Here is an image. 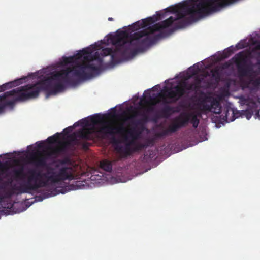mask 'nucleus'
<instances>
[{"mask_svg": "<svg viewBox=\"0 0 260 260\" xmlns=\"http://www.w3.org/2000/svg\"><path fill=\"white\" fill-rule=\"evenodd\" d=\"M142 115L143 116V119L142 120H138L137 121L136 123H135L134 124L135 125H138V124H141V121H147L148 120V116L147 114H145V113H143V114H142Z\"/></svg>", "mask_w": 260, "mask_h": 260, "instance_id": "nucleus-27", "label": "nucleus"}, {"mask_svg": "<svg viewBox=\"0 0 260 260\" xmlns=\"http://www.w3.org/2000/svg\"><path fill=\"white\" fill-rule=\"evenodd\" d=\"M70 147H72L70 145V142H67V140L64 142H58V145L54 148H49V153L47 154L49 155L51 153L54 154H57L61 152H66L69 149Z\"/></svg>", "mask_w": 260, "mask_h": 260, "instance_id": "nucleus-11", "label": "nucleus"}, {"mask_svg": "<svg viewBox=\"0 0 260 260\" xmlns=\"http://www.w3.org/2000/svg\"><path fill=\"white\" fill-rule=\"evenodd\" d=\"M256 116H257V117H259V111H257V113H256Z\"/></svg>", "mask_w": 260, "mask_h": 260, "instance_id": "nucleus-36", "label": "nucleus"}, {"mask_svg": "<svg viewBox=\"0 0 260 260\" xmlns=\"http://www.w3.org/2000/svg\"><path fill=\"white\" fill-rule=\"evenodd\" d=\"M108 20L109 21H113V20H114V19H113V18H112V17H109V18H108Z\"/></svg>", "mask_w": 260, "mask_h": 260, "instance_id": "nucleus-32", "label": "nucleus"}, {"mask_svg": "<svg viewBox=\"0 0 260 260\" xmlns=\"http://www.w3.org/2000/svg\"><path fill=\"white\" fill-rule=\"evenodd\" d=\"M100 167L103 170L108 172L111 171L112 168L111 162L108 160H102L100 163Z\"/></svg>", "mask_w": 260, "mask_h": 260, "instance_id": "nucleus-20", "label": "nucleus"}, {"mask_svg": "<svg viewBox=\"0 0 260 260\" xmlns=\"http://www.w3.org/2000/svg\"><path fill=\"white\" fill-rule=\"evenodd\" d=\"M144 95L145 96V99L143 100L146 103H148L149 102L146 99L147 98H148L149 101L150 102H153L156 101L157 103H158L159 101L157 100L156 98H152L150 95V89H148L147 90H145L144 93Z\"/></svg>", "mask_w": 260, "mask_h": 260, "instance_id": "nucleus-24", "label": "nucleus"}, {"mask_svg": "<svg viewBox=\"0 0 260 260\" xmlns=\"http://www.w3.org/2000/svg\"><path fill=\"white\" fill-rule=\"evenodd\" d=\"M90 123L91 125H95L101 124L102 122L104 120V116L100 114H95L89 117Z\"/></svg>", "mask_w": 260, "mask_h": 260, "instance_id": "nucleus-18", "label": "nucleus"}, {"mask_svg": "<svg viewBox=\"0 0 260 260\" xmlns=\"http://www.w3.org/2000/svg\"><path fill=\"white\" fill-rule=\"evenodd\" d=\"M74 127V125L73 126H69L63 130V133L64 135H70L69 133L72 132Z\"/></svg>", "mask_w": 260, "mask_h": 260, "instance_id": "nucleus-28", "label": "nucleus"}, {"mask_svg": "<svg viewBox=\"0 0 260 260\" xmlns=\"http://www.w3.org/2000/svg\"><path fill=\"white\" fill-rule=\"evenodd\" d=\"M212 74V77L215 80L216 83H218L221 77V72L219 68H215L211 71Z\"/></svg>", "mask_w": 260, "mask_h": 260, "instance_id": "nucleus-22", "label": "nucleus"}, {"mask_svg": "<svg viewBox=\"0 0 260 260\" xmlns=\"http://www.w3.org/2000/svg\"><path fill=\"white\" fill-rule=\"evenodd\" d=\"M145 31H137L129 34L125 31H121L110 37V42L115 46V49L106 48L102 50L101 55L104 56L110 55L111 62L115 64L118 62L116 56L120 54L122 58L130 59L139 52L146 50L151 41L148 37L142 39Z\"/></svg>", "mask_w": 260, "mask_h": 260, "instance_id": "nucleus-2", "label": "nucleus"}, {"mask_svg": "<svg viewBox=\"0 0 260 260\" xmlns=\"http://www.w3.org/2000/svg\"><path fill=\"white\" fill-rule=\"evenodd\" d=\"M247 86L251 91H257L260 86V77L249 79Z\"/></svg>", "mask_w": 260, "mask_h": 260, "instance_id": "nucleus-16", "label": "nucleus"}, {"mask_svg": "<svg viewBox=\"0 0 260 260\" xmlns=\"http://www.w3.org/2000/svg\"><path fill=\"white\" fill-rule=\"evenodd\" d=\"M233 59H234L240 76L246 77L252 74V66L250 62H248L247 56L244 52L242 51L237 53Z\"/></svg>", "mask_w": 260, "mask_h": 260, "instance_id": "nucleus-6", "label": "nucleus"}, {"mask_svg": "<svg viewBox=\"0 0 260 260\" xmlns=\"http://www.w3.org/2000/svg\"><path fill=\"white\" fill-rule=\"evenodd\" d=\"M233 52L234 49L232 48V47H229L223 52L221 55V57L222 58H227L230 55H231V54H233Z\"/></svg>", "mask_w": 260, "mask_h": 260, "instance_id": "nucleus-26", "label": "nucleus"}, {"mask_svg": "<svg viewBox=\"0 0 260 260\" xmlns=\"http://www.w3.org/2000/svg\"><path fill=\"white\" fill-rule=\"evenodd\" d=\"M155 103H152V105L148 106L146 108V112L148 113L153 112L154 111V107L153 105H154Z\"/></svg>", "mask_w": 260, "mask_h": 260, "instance_id": "nucleus-29", "label": "nucleus"}, {"mask_svg": "<svg viewBox=\"0 0 260 260\" xmlns=\"http://www.w3.org/2000/svg\"><path fill=\"white\" fill-rule=\"evenodd\" d=\"M2 95H0V96ZM6 108V105H4L3 100L0 98V113L4 112L5 108Z\"/></svg>", "mask_w": 260, "mask_h": 260, "instance_id": "nucleus-30", "label": "nucleus"}, {"mask_svg": "<svg viewBox=\"0 0 260 260\" xmlns=\"http://www.w3.org/2000/svg\"><path fill=\"white\" fill-rule=\"evenodd\" d=\"M189 70L191 75L194 76L193 81L189 84L183 82L180 85H176L173 87H166L164 92L158 94V96L162 99L164 103L176 102L189 91L197 92L201 88H206L210 86V83L206 79L208 74L198 75L200 71L198 65L196 64L190 67Z\"/></svg>", "mask_w": 260, "mask_h": 260, "instance_id": "nucleus-4", "label": "nucleus"}, {"mask_svg": "<svg viewBox=\"0 0 260 260\" xmlns=\"http://www.w3.org/2000/svg\"><path fill=\"white\" fill-rule=\"evenodd\" d=\"M60 134L58 133H56L53 136L49 137L47 141L50 144L56 143L58 140L59 139Z\"/></svg>", "mask_w": 260, "mask_h": 260, "instance_id": "nucleus-25", "label": "nucleus"}, {"mask_svg": "<svg viewBox=\"0 0 260 260\" xmlns=\"http://www.w3.org/2000/svg\"><path fill=\"white\" fill-rule=\"evenodd\" d=\"M220 114L221 118L226 122L233 121L238 117L236 116L234 109L229 106L224 107Z\"/></svg>", "mask_w": 260, "mask_h": 260, "instance_id": "nucleus-10", "label": "nucleus"}, {"mask_svg": "<svg viewBox=\"0 0 260 260\" xmlns=\"http://www.w3.org/2000/svg\"><path fill=\"white\" fill-rule=\"evenodd\" d=\"M182 119L187 118L188 122H190L194 128L198 127L199 124V120L197 116L193 114H185L183 116H179Z\"/></svg>", "mask_w": 260, "mask_h": 260, "instance_id": "nucleus-15", "label": "nucleus"}, {"mask_svg": "<svg viewBox=\"0 0 260 260\" xmlns=\"http://www.w3.org/2000/svg\"><path fill=\"white\" fill-rule=\"evenodd\" d=\"M131 140L126 142L124 146L120 145L119 140L113 138L112 143L114 146L115 150L123 158H126L136 152L142 150L146 148L148 145L137 142L139 138L140 133L137 131H129Z\"/></svg>", "mask_w": 260, "mask_h": 260, "instance_id": "nucleus-5", "label": "nucleus"}, {"mask_svg": "<svg viewBox=\"0 0 260 260\" xmlns=\"http://www.w3.org/2000/svg\"><path fill=\"white\" fill-rule=\"evenodd\" d=\"M38 147L39 148L43 147V142H40V143L38 145Z\"/></svg>", "mask_w": 260, "mask_h": 260, "instance_id": "nucleus-31", "label": "nucleus"}, {"mask_svg": "<svg viewBox=\"0 0 260 260\" xmlns=\"http://www.w3.org/2000/svg\"><path fill=\"white\" fill-rule=\"evenodd\" d=\"M3 198L2 196L0 195V203H1L3 201Z\"/></svg>", "mask_w": 260, "mask_h": 260, "instance_id": "nucleus-34", "label": "nucleus"}, {"mask_svg": "<svg viewBox=\"0 0 260 260\" xmlns=\"http://www.w3.org/2000/svg\"><path fill=\"white\" fill-rule=\"evenodd\" d=\"M100 45L94 44L83 49L77 54L72 56L63 57L62 63L71 64L69 67L58 71L53 72L50 77L35 84H27L10 91L4 92L0 96L4 105L13 107L17 101H25L36 98L41 90L45 91L48 94L55 95L64 90L66 85H75L79 79L85 80L93 76L99 71V68L90 62L98 59V53L94 56L91 53L98 49Z\"/></svg>", "mask_w": 260, "mask_h": 260, "instance_id": "nucleus-1", "label": "nucleus"}, {"mask_svg": "<svg viewBox=\"0 0 260 260\" xmlns=\"http://www.w3.org/2000/svg\"><path fill=\"white\" fill-rule=\"evenodd\" d=\"M91 129L81 128L73 134L67 136V141L70 142V145L73 147V145L80 144V138L84 140L91 139Z\"/></svg>", "mask_w": 260, "mask_h": 260, "instance_id": "nucleus-8", "label": "nucleus"}, {"mask_svg": "<svg viewBox=\"0 0 260 260\" xmlns=\"http://www.w3.org/2000/svg\"><path fill=\"white\" fill-rule=\"evenodd\" d=\"M188 123V119L187 118L182 119L180 117H177L174 119L173 123L171 124L167 129L156 133L155 136L157 138H162L166 136L170 133H175Z\"/></svg>", "mask_w": 260, "mask_h": 260, "instance_id": "nucleus-7", "label": "nucleus"}, {"mask_svg": "<svg viewBox=\"0 0 260 260\" xmlns=\"http://www.w3.org/2000/svg\"><path fill=\"white\" fill-rule=\"evenodd\" d=\"M83 147H84V148H87V144H85H85H83Z\"/></svg>", "mask_w": 260, "mask_h": 260, "instance_id": "nucleus-35", "label": "nucleus"}, {"mask_svg": "<svg viewBox=\"0 0 260 260\" xmlns=\"http://www.w3.org/2000/svg\"><path fill=\"white\" fill-rule=\"evenodd\" d=\"M59 162L62 165H68L69 166L61 167L57 174L53 171H48V174H50L49 176L42 174L40 171H37L34 169L30 170L28 172L29 175L27 181L21 185L18 190L23 193H29L30 191H36L39 188L44 186L45 182L39 179L42 176L45 177L48 181L53 183L67 180L75 179L80 167L77 164H72L70 159L67 157L60 160Z\"/></svg>", "mask_w": 260, "mask_h": 260, "instance_id": "nucleus-3", "label": "nucleus"}, {"mask_svg": "<svg viewBox=\"0 0 260 260\" xmlns=\"http://www.w3.org/2000/svg\"><path fill=\"white\" fill-rule=\"evenodd\" d=\"M46 157L43 153H39L38 156L34 157V161L38 166L44 167L46 165Z\"/></svg>", "mask_w": 260, "mask_h": 260, "instance_id": "nucleus-19", "label": "nucleus"}, {"mask_svg": "<svg viewBox=\"0 0 260 260\" xmlns=\"http://www.w3.org/2000/svg\"><path fill=\"white\" fill-rule=\"evenodd\" d=\"M114 134H122L123 140L124 142L128 141V137L127 135H129V131H137L135 128H132L131 129H127L122 124H120L118 125L114 126Z\"/></svg>", "mask_w": 260, "mask_h": 260, "instance_id": "nucleus-12", "label": "nucleus"}, {"mask_svg": "<svg viewBox=\"0 0 260 260\" xmlns=\"http://www.w3.org/2000/svg\"><path fill=\"white\" fill-rule=\"evenodd\" d=\"M210 100V98L207 99V101L210 102V104L205 103L204 101H203L202 104V109L204 111H211L215 114H220L223 110L220 103L214 99L212 100Z\"/></svg>", "mask_w": 260, "mask_h": 260, "instance_id": "nucleus-9", "label": "nucleus"}, {"mask_svg": "<svg viewBox=\"0 0 260 260\" xmlns=\"http://www.w3.org/2000/svg\"><path fill=\"white\" fill-rule=\"evenodd\" d=\"M175 112L174 108L166 104L155 115L157 119L159 118H168Z\"/></svg>", "mask_w": 260, "mask_h": 260, "instance_id": "nucleus-13", "label": "nucleus"}, {"mask_svg": "<svg viewBox=\"0 0 260 260\" xmlns=\"http://www.w3.org/2000/svg\"><path fill=\"white\" fill-rule=\"evenodd\" d=\"M91 125L89 119L84 118L74 124V127L81 126L83 127L82 128H89L88 127Z\"/></svg>", "mask_w": 260, "mask_h": 260, "instance_id": "nucleus-21", "label": "nucleus"}, {"mask_svg": "<svg viewBox=\"0 0 260 260\" xmlns=\"http://www.w3.org/2000/svg\"><path fill=\"white\" fill-rule=\"evenodd\" d=\"M228 67H229V64H228L227 63H225V64H224L223 68H228Z\"/></svg>", "mask_w": 260, "mask_h": 260, "instance_id": "nucleus-33", "label": "nucleus"}, {"mask_svg": "<svg viewBox=\"0 0 260 260\" xmlns=\"http://www.w3.org/2000/svg\"><path fill=\"white\" fill-rule=\"evenodd\" d=\"M23 79H25V78L18 79L17 80H14V81L4 84L2 86H0V92L4 91L7 89L20 85L22 83L21 80Z\"/></svg>", "mask_w": 260, "mask_h": 260, "instance_id": "nucleus-17", "label": "nucleus"}, {"mask_svg": "<svg viewBox=\"0 0 260 260\" xmlns=\"http://www.w3.org/2000/svg\"><path fill=\"white\" fill-rule=\"evenodd\" d=\"M99 131L104 134L114 135V126L104 120L100 125Z\"/></svg>", "mask_w": 260, "mask_h": 260, "instance_id": "nucleus-14", "label": "nucleus"}, {"mask_svg": "<svg viewBox=\"0 0 260 260\" xmlns=\"http://www.w3.org/2000/svg\"><path fill=\"white\" fill-rule=\"evenodd\" d=\"M14 173L15 177L17 179H22L26 176L25 174L24 173L23 168L22 167L19 169L15 170Z\"/></svg>", "mask_w": 260, "mask_h": 260, "instance_id": "nucleus-23", "label": "nucleus"}]
</instances>
